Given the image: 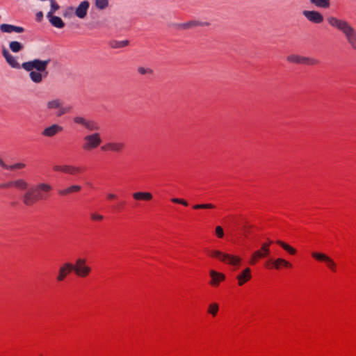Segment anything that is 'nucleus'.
Wrapping results in <instances>:
<instances>
[{
    "label": "nucleus",
    "instance_id": "2",
    "mask_svg": "<svg viewBox=\"0 0 356 356\" xmlns=\"http://www.w3.org/2000/svg\"><path fill=\"white\" fill-rule=\"evenodd\" d=\"M49 63L50 59L40 60L36 58L23 63L22 67L29 72V79L33 83L40 84L47 77V68Z\"/></svg>",
    "mask_w": 356,
    "mask_h": 356
},
{
    "label": "nucleus",
    "instance_id": "22",
    "mask_svg": "<svg viewBox=\"0 0 356 356\" xmlns=\"http://www.w3.org/2000/svg\"><path fill=\"white\" fill-rule=\"evenodd\" d=\"M81 190L80 185H71L65 188L60 189L58 191V193L61 196H67L71 193H77Z\"/></svg>",
    "mask_w": 356,
    "mask_h": 356
},
{
    "label": "nucleus",
    "instance_id": "28",
    "mask_svg": "<svg viewBox=\"0 0 356 356\" xmlns=\"http://www.w3.org/2000/svg\"><path fill=\"white\" fill-rule=\"evenodd\" d=\"M309 1L317 8H327L330 6V0H309Z\"/></svg>",
    "mask_w": 356,
    "mask_h": 356
},
{
    "label": "nucleus",
    "instance_id": "23",
    "mask_svg": "<svg viewBox=\"0 0 356 356\" xmlns=\"http://www.w3.org/2000/svg\"><path fill=\"white\" fill-rule=\"evenodd\" d=\"M271 263L274 268L275 269H280L281 266H283L284 267H291V264L289 263V261H286L285 259H282V258H278L275 260H269L266 262V266L268 267V264Z\"/></svg>",
    "mask_w": 356,
    "mask_h": 356
},
{
    "label": "nucleus",
    "instance_id": "10",
    "mask_svg": "<svg viewBox=\"0 0 356 356\" xmlns=\"http://www.w3.org/2000/svg\"><path fill=\"white\" fill-rule=\"evenodd\" d=\"M312 256L313 258L316 259L318 261H324L327 268H330L332 272H335L337 270V264L334 261V260L326 255L325 254L313 252L312 253Z\"/></svg>",
    "mask_w": 356,
    "mask_h": 356
},
{
    "label": "nucleus",
    "instance_id": "37",
    "mask_svg": "<svg viewBox=\"0 0 356 356\" xmlns=\"http://www.w3.org/2000/svg\"><path fill=\"white\" fill-rule=\"evenodd\" d=\"M25 166H26V165L24 163H16L15 164L9 165L8 170H19V169L24 168Z\"/></svg>",
    "mask_w": 356,
    "mask_h": 356
},
{
    "label": "nucleus",
    "instance_id": "17",
    "mask_svg": "<svg viewBox=\"0 0 356 356\" xmlns=\"http://www.w3.org/2000/svg\"><path fill=\"white\" fill-rule=\"evenodd\" d=\"M89 6L90 3L88 1H81L75 10V15L80 19L84 18L87 15Z\"/></svg>",
    "mask_w": 356,
    "mask_h": 356
},
{
    "label": "nucleus",
    "instance_id": "8",
    "mask_svg": "<svg viewBox=\"0 0 356 356\" xmlns=\"http://www.w3.org/2000/svg\"><path fill=\"white\" fill-rule=\"evenodd\" d=\"M72 120L74 123L83 126L86 130L89 131H95L99 129V127L95 121L87 119L82 116H74Z\"/></svg>",
    "mask_w": 356,
    "mask_h": 356
},
{
    "label": "nucleus",
    "instance_id": "18",
    "mask_svg": "<svg viewBox=\"0 0 356 356\" xmlns=\"http://www.w3.org/2000/svg\"><path fill=\"white\" fill-rule=\"evenodd\" d=\"M0 31L2 33H11L15 32L21 33L24 31V29L22 26H15L9 24H1L0 25Z\"/></svg>",
    "mask_w": 356,
    "mask_h": 356
},
{
    "label": "nucleus",
    "instance_id": "44",
    "mask_svg": "<svg viewBox=\"0 0 356 356\" xmlns=\"http://www.w3.org/2000/svg\"><path fill=\"white\" fill-rule=\"evenodd\" d=\"M258 259H259V258L255 256V252H254L250 260V264L253 265L257 262Z\"/></svg>",
    "mask_w": 356,
    "mask_h": 356
},
{
    "label": "nucleus",
    "instance_id": "13",
    "mask_svg": "<svg viewBox=\"0 0 356 356\" xmlns=\"http://www.w3.org/2000/svg\"><path fill=\"white\" fill-rule=\"evenodd\" d=\"M209 23L207 22H202L200 20H191L185 23H181L176 25L178 29H191L197 26H208Z\"/></svg>",
    "mask_w": 356,
    "mask_h": 356
},
{
    "label": "nucleus",
    "instance_id": "5",
    "mask_svg": "<svg viewBox=\"0 0 356 356\" xmlns=\"http://www.w3.org/2000/svg\"><path fill=\"white\" fill-rule=\"evenodd\" d=\"M83 141L82 149L85 151H91L97 148L102 142L101 136L98 132L86 135Z\"/></svg>",
    "mask_w": 356,
    "mask_h": 356
},
{
    "label": "nucleus",
    "instance_id": "29",
    "mask_svg": "<svg viewBox=\"0 0 356 356\" xmlns=\"http://www.w3.org/2000/svg\"><path fill=\"white\" fill-rule=\"evenodd\" d=\"M65 174L76 175L81 172V168L72 165H66Z\"/></svg>",
    "mask_w": 356,
    "mask_h": 356
},
{
    "label": "nucleus",
    "instance_id": "1",
    "mask_svg": "<svg viewBox=\"0 0 356 356\" xmlns=\"http://www.w3.org/2000/svg\"><path fill=\"white\" fill-rule=\"evenodd\" d=\"M53 190L52 186L46 182H40L29 188L22 196V201L26 207H31L37 202L46 200Z\"/></svg>",
    "mask_w": 356,
    "mask_h": 356
},
{
    "label": "nucleus",
    "instance_id": "6",
    "mask_svg": "<svg viewBox=\"0 0 356 356\" xmlns=\"http://www.w3.org/2000/svg\"><path fill=\"white\" fill-rule=\"evenodd\" d=\"M210 255L213 257L217 258L220 261L232 265L237 266L241 263V258L227 253H223L219 250H212L210 252Z\"/></svg>",
    "mask_w": 356,
    "mask_h": 356
},
{
    "label": "nucleus",
    "instance_id": "12",
    "mask_svg": "<svg viewBox=\"0 0 356 356\" xmlns=\"http://www.w3.org/2000/svg\"><path fill=\"white\" fill-rule=\"evenodd\" d=\"M302 14L312 23L321 24L323 22V16L318 11L305 10L302 12Z\"/></svg>",
    "mask_w": 356,
    "mask_h": 356
},
{
    "label": "nucleus",
    "instance_id": "3",
    "mask_svg": "<svg viewBox=\"0 0 356 356\" xmlns=\"http://www.w3.org/2000/svg\"><path fill=\"white\" fill-rule=\"evenodd\" d=\"M327 20L331 26L336 28L344 35L350 47L356 50V30L346 20L335 17H329Z\"/></svg>",
    "mask_w": 356,
    "mask_h": 356
},
{
    "label": "nucleus",
    "instance_id": "38",
    "mask_svg": "<svg viewBox=\"0 0 356 356\" xmlns=\"http://www.w3.org/2000/svg\"><path fill=\"white\" fill-rule=\"evenodd\" d=\"M90 218L93 221H101L104 219V216L96 213H92L90 214Z\"/></svg>",
    "mask_w": 356,
    "mask_h": 356
},
{
    "label": "nucleus",
    "instance_id": "36",
    "mask_svg": "<svg viewBox=\"0 0 356 356\" xmlns=\"http://www.w3.org/2000/svg\"><path fill=\"white\" fill-rule=\"evenodd\" d=\"M215 206L212 204H195L193 206V209H214Z\"/></svg>",
    "mask_w": 356,
    "mask_h": 356
},
{
    "label": "nucleus",
    "instance_id": "42",
    "mask_svg": "<svg viewBox=\"0 0 356 356\" xmlns=\"http://www.w3.org/2000/svg\"><path fill=\"white\" fill-rule=\"evenodd\" d=\"M216 234L219 238H222L224 236L222 228L220 226L216 227Z\"/></svg>",
    "mask_w": 356,
    "mask_h": 356
},
{
    "label": "nucleus",
    "instance_id": "30",
    "mask_svg": "<svg viewBox=\"0 0 356 356\" xmlns=\"http://www.w3.org/2000/svg\"><path fill=\"white\" fill-rule=\"evenodd\" d=\"M9 48L13 53H18L24 49V45L18 41H11L9 43Z\"/></svg>",
    "mask_w": 356,
    "mask_h": 356
},
{
    "label": "nucleus",
    "instance_id": "41",
    "mask_svg": "<svg viewBox=\"0 0 356 356\" xmlns=\"http://www.w3.org/2000/svg\"><path fill=\"white\" fill-rule=\"evenodd\" d=\"M171 201L174 203H177V204H181L182 205H184V206H188V202L183 200V199H179V198H172L171 200Z\"/></svg>",
    "mask_w": 356,
    "mask_h": 356
},
{
    "label": "nucleus",
    "instance_id": "31",
    "mask_svg": "<svg viewBox=\"0 0 356 356\" xmlns=\"http://www.w3.org/2000/svg\"><path fill=\"white\" fill-rule=\"evenodd\" d=\"M278 245H280L284 250L288 252L291 254H295L296 253V250L287 243L282 241H277L276 242Z\"/></svg>",
    "mask_w": 356,
    "mask_h": 356
},
{
    "label": "nucleus",
    "instance_id": "25",
    "mask_svg": "<svg viewBox=\"0 0 356 356\" xmlns=\"http://www.w3.org/2000/svg\"><path fill=\"white\" fill-rule=\"evenodd\" d=\"M12 184L13 186V188H15L17 189L21 190V191H25L28 189L29 187V183L22 178L16 179L14 180H12Z\"/></svg>",
    "mask_w": 356,
    "mask_h": 356
},
{
    "label": "nucleus",
    "instance_id": "21",
    "mask_svg": "<svg viewBox=\"0 0 356 356\" xmlns=\"http://www.w3.org/2000/svg\"><path fill=\"white\" fill-rule=\"evenodd\" d=\"M62 103L63 102L58 98L49 99L46 103V108L49 111H60Z\"/></svg>",
    "mask_w": 356,
    "mask_h": 356
},
{
    "label": "nucleus",
    "instance_id": "32",
    "mask_svg": "<svg viewBox=\"0 0 356 356\" xmlns=\"http://www.w3.org/2000/svg\"><path fill=\"white\" fill-rule=\"evenodd\" d=\"M129 40H113L111 42V47L114 49L122 48L129 44Z\"/></svg>",
    "mask_w": 356,
    "mask_h": 356
},
{
    "label": "nucleus",
    "instance_id": "20",
    "mask_svg": "<svg viewBox=\"0 0 356 356\" xmlns=\"http://www.w3.org/2000/svg\"><path fill=\"white\" fill-rule=\"evenodd\" d=\"M252 277L251 270L250 268H246L243 270L237 276L236 280L239 286H243L245 282L249 281Z\"/></svg>",
    "mask_w": 356,
    "mask_h": 356
},
{
    "label": "nucleus",
    "instance_id": "24",
    "mask_svg": "<svg viewBox=\"0 0 356 356\" xmlns=\"http://www.w3.org/2000/svg\"><path fill=\"white\" fill-rule=\"evenodd\" d=\"M272 243V241H269L268 243H263L261 249L255 251V256L258 257L259 259L264 258L268 256L270 254V248L269 246Z\"/></svg>",
    "mask_w": 356,
    "mask_h": 356
},
{
    "label": "nucleus",
    "instance_id": "43",
    "mask_svg": "<svg viewBox=\"0 0 356 356\" xmlns=\"http://www.w3.org/2000/svg\"><path fill=\"white\" fill-rule=\"evenodd\" d=\"M13 187L12 180L0 184V188H8Z\"/></svg>",
    "mask_w": 356,
    "mask_h": 356
},
{
    "label": "nucleus",
    "instance_id": "46",
    "mask_svg": "<svg viewBox=\"0 0 356 356\" xmlns=\"http://www.w3.org/2000/svg\"><path fill=\"white\" fill-rule=\"evenodd\" d=\"M43 18V13L42 11H39L38 13H36V20L40 22L42 19Z\"/></svg>",
    "mask_w": 356,
    "mask_h": 356
},
{
    "label": "nucleus",
    "instance_id": "39",
    "mask_svg": "<svg viewBox=\"0 0 356 356\" xmlns=\"http://www.w3.org/2000/svg\"><path fill=\"white\" fill-rule=\"evenodd\" d=\"M66 165H55L53 166V170L55 172H62L65 173Z\"/></svg>",
    "mask_w": 356,
    "mask_h": 356
},
{
    "label": "nucleus",
    "instance_id": "40",
    "mask_svg": "<svg viewBox=\"0 0 356 356\" xmlns=\"http://www.w3.org/2000/svg\"><path fill=\"white\" fill-rule=\"evenodd\" d=\"M138 72L140 74H152V70L149 68H145L143 67H139L138 68Z\"/></svg>",
    "mask_w": 356,
    "mask_h": 356
},
{
    "label": "nucleus",
    "instance_id": "11",
    "mask_svg": "<svg viewBox=\"0 0 356 356\" xmlns=\"http://www.w3.org/2000/svg\"><path fill=\"white\" fill-rule=\"evenodd\" d=\"M125 148V144L122 141H110L102 147L103 151H110L115 153H121Z\"/></svg>",
    "mask_w": 356,
    "mask_h": 356
},
{
    "label": "nucleus",
    "instance_id": "33",
    "mask_svg": "<svg viewBox=\"0 0 356 356\" xmlns=\"http://www.w3.org/2000/svg\"><path fill=\"white\" fill-rule=\"evenodd\" d=\"M72 109V106H63V104L62 103L60 111H57L56 112V117H61L63 115L70 113Z\"/></svg>",
    "mask_w": 356,
    "mask_h": 356
},
{
    "label": "nucleus",
    "instance_id": "7",
    "mask_svg": "<svg viewBox=\"0 0 356 356\" xmlns=\"http://www.w3.org/2000/svg\"><path fill=\"white\" fill-rule=\"evenodd\" d=\"M72 271L81 277H87L91 272V268L86 265V260L82 258H78L75 264H72Z\"/></svg>",
    "mask_w": 356,
    "mask_h": 356
},
{
    "label": "nucleus",
    "instance_id": "9",
    "mask_svg": "<svg viewBox=\"0 0 356 356\" xmlns=\"http://www.w3.org/2000/svg\"><path fill=\"white\" fill-rule=\"evenodd\" d=\"M287 61L297 63V64H306L309 65H315L319 63V60L309 57L301 56L298 55L291 54L287 56Z\"/></svg>",
    "mask_w": 356,
    "mask_h": 356
},
{
    "label": "nucleus",
    "instance_id": "4",
    "mask_svg": "<svg viewBox=\"0 0 356 356\" xmlns=\"http://www.w3.org/2000/svg\"><path fill=\"white\" fill-rule=\"evenodd\" d=\"M327 20L331 26L336 28L344 35L350 47L356 50V30L346 20L335 17H329Z\"/></svg>",
    "mask_w": 356,
    "mask_h": 356
},
{
    "label": "nucleus",
    "instance_id": "14",
    "mask_svg": "<svg viewBox=\"0 0 356 356\" xmlns=\"http://www.w3.org/2000/svg\"><path fill=\"white\" fill-rule=\"evenodd\" d=\"M63 128L62 126L57 124H53L45 129H43L41 134L42 136L44 137H54V136L57 135L58 134L63 131Z\"/></svg>",
    "mask_w": 356,
    "mask_h": 356
},
{
    "label": "nucleus",
    "instance_id": "15",
    "mask_svg": "<svg viewBox=\"0 0 356 356\" xmlns=\"http://www.w3.org/2000/svg\"><path fill=\"white\" fill-rule=\"evenodd\" d=\"M2 55L6 60L7 63L13 68L19 69L22 65L17 60V58L13 56L7 49L3 47L2 49Z\"/></svg>",
    "mask_w": 356,
    "mask_h": 356
},
{
    "label": "nucleus",
    "instance_id": "35",
    "mask_svg": "<svg viewBox=\"0 0 356 356\" xmlns=\"http://www.w3.org/2000/svg\"><path fill=\"white\" fill-rule=\"evenodd\" d=\"M218 311V305L217 303H211L209 305L208 312L213 316H215Z\"/></svg>",
    "mask_w": 356,
    "mask_h": 356
},
{
    "label": "nucleus",
    "instance_id": "19",
    "mask_svg": "<svg viewBox=\"0 0 356 356\" xmlns=\"http://www.w3.org/2000/svg\"><path fill=\"white\" fill-rule=\"evenodd\" d=\"M209 275L211 277L210 284L213 286H218L220 282L225 279V275L223 273L217 272L214 270H211L209 271Z\"/></svg>",
    "mask_w": 356,
    "mask_h": 356
},
{
    "label": "nucleus",
    "instance_id": "26",
    "mask_svg": "<svg viewBox=\"0 0 356 356\" xmlns=\"http://www.w3.org/2000/svg\"><path fill=\"white\" fill-rule=\"evenodd\" d=\"M47 17L53 26L58 29H62L65 26V23L60 17L51 15Z\"/></svg>",
    "mask_w": 356,
    "mask_h": 356
},
{
    "label": "nucleus",
    "instance_id": "45",
    "mask_svg": "<svg viewBox=\"0 0 356 356\" xmlns=\"http://www.w3.org/2000/svg\"><path fill=\"white\" fill-rule=\"evenodd\" d=\"M0 166L5 170H8V165L6 164L3 159L0 157Z\"/></svg>",
    "mask_w": 356,
    "mask_h": 356
},
{
    "label": "nucleus",
    "instance_id": "34",
    "mask_svg": "<svg viewBox=\"0 0 356 356\" xmlns=\"http://www.w3.org/2000/svg\"><path fill=\"white\" fill-rule=\"evenodd\" d=\"M95 6L99 10H104L108 6V0H95Z\"/></svg>",
    "mask_w": 356,
    "mask_h": 356
},
{
    "label": "nucleus",
    "instance_id": "27",
    "mask_svg": "<svg viewBox=\"0 0 356 356\" xmlns=\"http://www.w3.org/2000/svg\"><path fill=\"white\" fill-rule=\"evenodd\" d=\"M132 195L135 200L149 201L152 199V195L149 192H136Z\"/></svg>",
    "mask_w": 356,
    "mask_h": 356
},
{
    "label": "nucleus",
    "instance_id": "47",
    "mask_svg": "<svg viewBox=\"0 0 356 356\" xmlns=\"http://www.w3.org/2000/svg\"><path fill=\"white\" fill-rule=\"evenodd\" d=\"M116 197H117L116 195H115L113 193H108L107 195V198L109 200H113V199H115Z\"/></svg>",
    "mask_w": 356,
    "mask_h": 356
},
{
    "label": "nucleus",
    "instance_id": "16",
    "mask_svg": "<svg viewBox=\"0 0 356 356\" xmlns=\"http://www.w3.org/2000/svg\"><path fill=\"white\" fill-rule=\"evenodd\" d=\"M72 264L71 263H65L63 265H62L58 270V273L56 277V280L58 282H62L63 281L65 277L67 276L69 273H70L72 271Z\"/></svg>",
    "mask_w": 356,
    "mask_h": 356
}]
</instances>
